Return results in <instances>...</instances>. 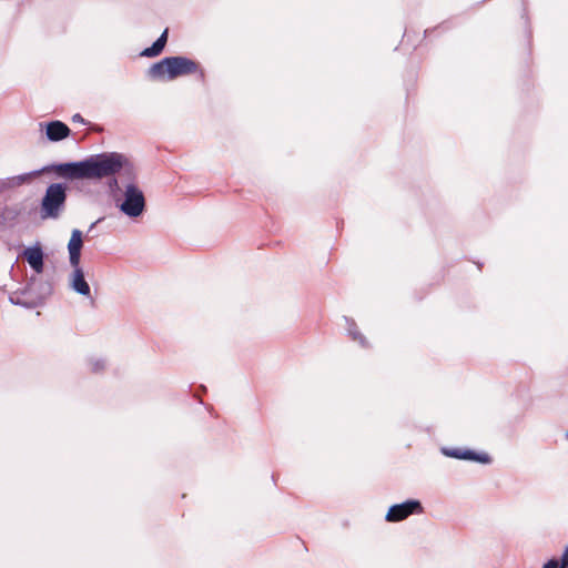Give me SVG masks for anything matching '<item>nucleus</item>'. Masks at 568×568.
I'll return each instance as SVG.
<instances>
[{
    "label": "nucleus",
    "instance_id": "obj_1",
    "mask_svg": "<svg viewBox=\"0 0 568 568\" xmlns=\"http://www.w3.org/2000/svg\"><path fill=\"white\" fill-rule=\"evenodd\" d=\"M47 170L69 180H101L119 172L129 178L134 175L130 160L116 152L101 153L80 162L54 164Z\"/></svg>",
    "mask_w": 568,
    "mask_h": 568
},
{
    "label": "nucleus",
    "instance_id": "obj_2",
    "mask_svg": "<svg viewBox=\"0 0 568 568\" xmlns=\"http://www.w3.org/2000/svg\"><path fill=\"white\" fill-rule=\"evenodd\" d=\"M83 247V234L80 230L75 229L71 233V237L68 243L69 261L70 265L74 268L71 278L70 286L77 293L89 296L90 286L84 278V273L80 267L81 250Z\"/></svg>",
    "mask_w": 568,
    "mask_h": 568
},
{
    "label": "nucleus",
    "instance_id": "obj_3",
    "mask_svg": "<svg viewBox=\"0 0 568 568\" xmlns=\"http://www.w3.org/2000/svg\"><path fill=\"white\" fill-rule=\"evenodd\" d=\"M197 71V64L185 57H169L154 63L149 69V75L152 79L173 80L181 75L191 74Z\"/></svg>",
    "mask_w": 568,
    "mask_h": 568
},
{
    "label": "nucleus",
    "instance_id": "obj_4",
    "mask_svg": "<svg viewBox=\"0 0 568 568\" xmlns=\"http://www.w3.org/2000/svg\"><path fill=\"white\" fill-rule=\"evenodd\" d=\"M67 186L62 183L50 184L41 200L40 217L57 220L65 209Z\"/></svg>",
    "mask_w": 568,
    "mask_h": 568
},
{
    "label": "nucleus",
    "instance_id": "obj_5",
    "mask_svg": "<svg viewBox=\"0 0 568 568\" xmlns=\"http://www.w3.org/2000/svg\"><path fill=\"white\" fill-rule=\"evenodd\" d=\"M145 207L143 192L133 183H129L124 191V201L120 205V210L130 217L141 215Z\"/></svg>",
    "mask_w": 568,
    "mask_h": 568
},
{
    "label": "nucleus",
    "instance_id": "obj_6",
    "mask_svg": "<svg viewBox=\"0 0 568 568\" xmlns=\"http://www.w3.org/2000/svg\"><path fill=\"white\" fill-rule=\"evenodd\" d=\"M423 507L417 500H407L403 504L394 505L389 508L386 520L387 521H399L407 518L409 515L415 513H422Z\"/></svg>",
    "mask_w": 568,
    "mask_h": 568
},
{
    "label": "nucleus",
    "instance_id": "obj_7",
    "mask_svg": "<svg viewBox=\"0 0 568 568\" xmlns=\"http://www.w3.org/2000/svg\"><path fill=\"white\" fill-rule=\"evenodd\" d=\"M21 256L28 262L30 267L37 273L41 274L44 268V254L40 243L26 247Z\"/></svg>",
    "mask_w": 568,
    "mask_h": 568
},
{
    "label": "nucleus",
    "instance_id": "obj_8",
    "mask_svg": "<svg viewBox=\"0 0 568 568\" xmlns=\"http://www.w3.org/2000/svg\"><path fill=\"white\" fill-rule=\"evenodd\" d=\"M70 134V129L67 124L60 121H52L47 125V136L51 141H60Z\"/></svg>",
    "mask_w": 568,
    "mask_h": 568
},
{
    "label": "nucleus",
    "instance_id": "obj_9",
    "mask_svg": "<svg viewBox=\"0 0 568 568\" xmlns=\"http://www.w3.org/2000/svg\"><path fill=\"white\" fill-rule=\"evenodd\" d=\"M444 453L447 456L455 457V458H458V459L477 460V462H480V463H488L489 462V456L488 455H486V454L477 455V454H475V453H473L470 450L462 452L460 449H452V450L444 449Z\"/></svg>",
    "mask_w": 568,
    "mask_h": 568
},
{
    "label": "nucleus",
    "instance_id": "obj_10",
    "mask_svg": "<svg viewBox=\"0 0 568 568\" xmlns=\"http://www.w3.org/2000/svg\"><path fill=\"white\" fill-rule=\"evenodd\" d=\"M163 48L164 47L162 44H160V42L155 41L150 48H146L143 50L142 55L156 57L162 52Z\"/></svg>",
    "mask_w": 568,
    "mask_h": 568
},
{
    "label": "nucleus",
    "instance_id": "obj_11",
    "mask_svg": "<svg viewBox=\"0 0 568 568\" xmlns=\"http://www.w3.org/2000/svg\"><path fill=\"white\" fill-rule=\"evenodd\" d=\"M544 568H567V567H564L562 562H559L556 559H551L544 565Z\"/></svg>",
    "mask_w": 568,
    "mask_h": 568
},
{
    "label": "nucleus",
    "instance_id": "obj_12",
    "mask_svg": "<svg viewBox=\"0 0 568 568\" xmlns=\"http://www.w3.org/2000/svg\"><path fill=\"white\" fill-rule=\"evenodd\" d=\"M103 367H104V363L101 359H97L91 363L92 372H99V371L103 369Z\"/></svg>",
    "mask_w": 568,
    "mask_h": 568
},
{
    "label": "nucleus",
    "instance_id": "obj_13",
    "mask_svg": "<svg viewBox=\"0 0 568 568\" xmlns=\"http://www.w3.org/2000/svg\"><path fill=\"white\" fill-rule=\"evenodd\" d=\"M166 39H168V30H165L161 37L156 40V42H160V44H162L163 47L165 45L166 43Z\"/></svg>",
    "mask_w": 568,
    "mask_h": 568
},
{
    "label": "nucleus",
    "instance_id": "obj_14",
    "mask_svg": "<svg viewBox=\"0 0 568 568\" xmlns=\"http://www.w3.org/2000/svg\"><path fill=\"white\" fill-rule=\"evenodd\" d=\"M561 562L564 564V567H568V546L565 549V552L561 557Z\"/></svg>",
    "mask_w": 568,
    "mask_h": 568
},
{
    "label": "nucleus",
    "instance_id": "obj_15",
    "mask_svg": "<svg viewBox=\"0 0 568 568\" xmlns=\"http://www.w3.org/2000/svg\"><path fill=\"white\" fill-rule=\"evenodd\" d=\"M354 339H358L361 344L364 345V337L361 334H353Z\"/></svg>",
    "mask_w": 568,
    "mask_h": 568
},
{
    "label": "nucleus",
    "instance_id": "obj_16",
    "mask_svg": "<svg viewBox=\"0 0 568 568\" xmlns=\"http://www.w3.org/2000/svg\"><path fill=\"white\" fill-rule=\"evenodd\" d=\"M73 121H74V122H77V121H78V122H83V119L81 118V115H80V114H75V115H73Z\"/></svg>",
    "mask_w": 568,
    "mask_h": 568
}]
</instances>
